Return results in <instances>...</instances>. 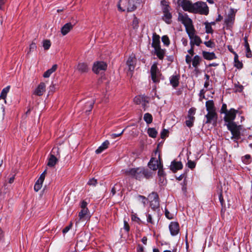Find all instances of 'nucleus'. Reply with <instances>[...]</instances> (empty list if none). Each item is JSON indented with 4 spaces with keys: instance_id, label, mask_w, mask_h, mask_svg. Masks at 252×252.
<instances>
[{
    "instance_id": "nucleus-11",
    "label": "nucleus",
    "mask_w": 252,
    "mask_h": 252,
    "mask_svg": "<svg viewBox=\"0 0 252 252\" xmlns=\"http://www.w3.org/2000/svg\"><path fill=\"white\" fill-rule=\"evenodd\" d=\"M206 118V124H212L214 125L216 123L217 120V115L215 111L208 112V113L205 115Z\"/></svg>"
},
{
    "instance_id": "nucleus-55",
    "label": "nucleus",
    "mask_w": 252,
    "mask_h": 252,
    "mask_svg": "<svg viewBox=\"0 0 252 252\" xmlns=\"http://www.w3.org/2000/svg\"><path fill=\"white\" fill-rule=\"evenodd\" d=\"M124 228L127 232H128L129 231V224H128V222L126 220H124Z\"/></svg>"
},
{
    "instance_id": "nucleus-51",
    "label": "nucleus",
    "mask_w": 252,
    "mask_h": 252,
    "mask_svg": "<svg viewBox=\"0 0 252 252\" xmlns=\"http://www.w3.org/2000/svg\"><path fill=\"white\" fill-rule=\"evenodd\" d=\"M228 111L227 110V106L226 104H223L221 109H220V112L221 113H224L225 114Z\"/></svg>"
},
{
    "instance_id": "nucleus-28",
    "label": "nucleus",
    "mask_w": 252,
    "mask_h": 252,
    "mask_svg": "<svg viewBox=\"0 0 252 252\" xmlns=\"http://www.w3.org/2000/svg\"><path fill=\"white\" fill-rule=\"evenodd\" d=\"M206 107L208 112L215 111L214 107V103L212 100L207 101L206 102Z\"/></svg>"
},
{
    "instance_id": "nucleus-16",
    "label": "nucleus",
    "mask_w": 252,
    "mask_h": 252,
    "mask_svg": "<svg viewBox=\"0 0 252 252\" xmlns=\"http://www.w3.org/2000/svg\"><path fill=\"white\" fill-rule=\"evenodd\" d=\"M135 63L136 58L134 56H131L128 58L126 62V65H127L128 70L130 71H132L134 70L135 68Z\"/></svg>"
},
{
    "instance_id": "nucleus-54",
    "label": "nucleus",
    "mask_w": 252,
    "mask_h": 252,
    "mask_svg": "<svg viewBox=\"0 0 252 252\" xmlns=\"http://www.w3.org/2000/svg\"><path fill=\"white\" fill-rule=\"evenodd\" d=\"M72 223H71L68 226H66L63 230V234H65L66 233H67L69 230L72 227Z\"/></svg>"
},
{
    "instance_id": "nucleus-2",
    "label": "nucleus",
    "mask_w": 252,
    "mask_h": 252,
    "mask_svg": "<svg viewBox=\"0 0 252 252\" xmlns=\"http://www.w3.org/2000/svg\"><path fill=\"white\" fill-rule=\"evenodd\" d=\"M181 6L184 11L192 13H199L207 15L209 13V7L206 2L197 1L192 3L190 1L184 0L181 3Z\"/></svg>"
},
{
    "instance_id": "nucleus-17",
    "label": "nucleus",
    "mask_w": 252,
    "mask_h": 252,
    "mask_svg": "<svg viewBox=\"0 0 252 252\" xmlns=\"http://www.w3.org/2000/svg\"><path fill=\"white\" fill-rule=\"evenodd\" d=\"M155 54L160 60H162L165 55V50L161 49L160 47H154Z\"/></svg>"
},
{
    "instance_id": "nucleus-38",
    "label": "nucleus",
    "mask_w": 252,
    "mask_h": 252,
    "mask_svg": "<svg viewBox=\"0 0 252 252\" xmlns=\"http://www.w3.org/2000/svg\"><path fill=\"white\" fill-rule=\"evenodd\" d=\"M242 160L244 163L246 164H249L251 161L250 155H246L242 158Z\"/></svg>"
},
{
    "instance_id": "nucleus-52",
    "label": "nucleus",
    "mask_w": 252,
    "mask_h": 252,
    "mask_svg": "<svg viewBox=\"0 0 252 252\" xmlns=\"http://www.w3.org/2000/svg\"><path fill=\"white\" fill-rule=\"evenodd\" d=\"M42 186V185H41L40 184H38V183H35L34 186V190L37 192L38 191L39 189H41V187Z\"/></svg>"
},
{
    "instance_id": "nucleus-37",
    "label": "nucleus",
    "mask_w": 252,
    "mask_h": 252,
    "mask_svg": "<svg viewBox=\"0 0 252 252\" xmlns=\"http://www.w3.org/2000/svg\"><path fill=\"white\" fill-rule=\"evenodd\" d=\"M143 174L147 179H149L152 177L153 172L149 171L148 169H144L143 170Z\"/></svg>"
},
{
    "instance_id": "nucleus-3",
    "label": "nucleus",
    "mask_w": 252,
    "mask_h": 252,
    "mask_svg": "<svg viewBox=\"0 0 252 252\" xmlns=\"http://www.w3.org/2000/svg\"><path fill=\"white\" fill-rule=\"evenodd\" d=\"M122 172L125 175L141 180L142 178V168L136 167L122 170Z\"/></svg>"
},
{
    "instance_id": "nucleus-15",
    "label": "nucleus",
    "mask_w": 252,
    "mask_h": 252,
    "mask_svg": "<svg viewBox=\"0 0 252 252\" xmlns=\"http://www.w3.org/2000/svg\"><path fill=\"white\" fill-rule=\"evenodd\" d=\"M46 85L44 83L41 82L34 90L33 94L41 96L45 91Z\"/></svg>"
},
{
    "instance_id": "nucleus-12",
    "label": "nucleus",
    "mask_w": 252,
    "mask_h": 252,
    "mask_svg": "<svg viewBox=\"0 0 252 252\" xmlns=\"http://www.w3.org/2000/svg\"><path fill=\"white\" fill-rule=\"evenodd\" d=\"M75 70L81 74L86 73L89 70V67L86 63H79L75 66Z\"/></svg>"
},
{
    "instance_id": "nucleus-35",
    "label": "nucleus",
    "mask_w": 252,
    "mask_h": 252,
    "mask_svg": "<svg viewBox=\"0 0 252 252\" xmlns=\"http://www.w3.org/2000/svg\"><path fill=\"white\" fill-rule=\"evenodd\" d=\"M46 173V170H45L40 176L38 179L37 180V181L35 182V183H38L41 185H42L43 182L44 180L45 174Z\"/></svg>"
},
{
    "instance_id": "nucleus-61",
    "label": "nucleus",
    "mask_w": 252,
    "mask_h": 252,
    "mask_svg": "<svg viewBox=\"0 0 252 252\" xmlns=\"http://www.w3.org/2000/svg\"><path fill=\"white\" fill-rule=\"evenodd\" d=\"M193 47L194 46H191L190 49L188 50L189 53L190 54L191 56H192L194 54Z\"/></svg>"
},
{
    "instance_id": "nucleus-19",
    "label": "nucleus",
    "mask_w": 252,
    "mask_h": 252,
    "mask_svg": "<svg viewBox=\"0 0 252 252\" xmlns=\"http://www.w3.org/2000/svg\"><path fill=\"white\" fill-rule=\"evenodd\" d=\"M58 161V158L54 155L50 154L48 158L47 165L51 167H54Z\"/></svg>"
},
{
    "instance_id": "nucleus-33",
    "label": "nucleus",
    "mask_w": 252,
    "mask_h": 252,
    "mask_svg": "<svg viewBox=\"0 0 252 252\" xmlns=\"http://www.w3.org/2000/svg\"><path fill=\"white\" fill-rule=\"evenodd\" d=\"M149 136L155 138L157 136L158 132L154 128H149L147 131Z\"/></svg>"
},
{
    "instance_id": "nucleus-10",
    "label": "nucleus",
    "mask_w": 252,
    "mask_h": 252,
    "mask_svg": "<svg viewBox=\"0 0 252 252\" xmlns=\"http://www.w3.org/2000/svg\"><path fill=\"white\" fill-rule=\"evenodd\" d=\"M148 199L150 202L151 206L153 208L158 207V195L156 192H152L148 196Z\"/></svg>"
},
{
    "instance_id": "nucleus-58",
    "label": "nucleus",
    "mask_w": 252,
    "mask_h": 252,
    "mask_svg": "<svg viewBox=\"0 0 252 252\" xmlns=\"http://www.w3.org/2000/svg\"><path fill=\"white\" fill-rule=\"evenodd\" d=\"M186 62L188 64H190L191 62V57L187 55L186 56Z\"/></svg>"
},
{
    "instance_id": "nucleus-63",
    "label": "nucleus",
    "mask_w": 252,
    "mask_h": 252,
    "mask_svg": "<svg viewBox=\"0 0 252 252\" xmlns=\"http://www.w3.org/2000/svg\"><path fill=\"white\" fill-rule=\"evenodd\" d=\"M182 41L183 44L184 46H187V44H188V40H187V39L183 38Z\"/></svg>"
},
{
    "instance_id": "nucleus-60",
    "label": "nucleus",
    "mask_w": 252,
    "mask_h": 252,
    "mask_svg": "<svg viewBox=\"0 0 252 252\" xmlns=\"http://www.w3.org/2000/svg\"><path fill=\"white\" fill-rule=\"evenodd\" d=\"M219 200L220 201V202L221 205L223 206V203H224V200H223V197H222V194H220L219 195Z\"/></svg>"
},
{
    "instance_id": "nucleus-39",
    "label": "nucleus",
    "mask_w": 252,
    "mask_h": 252,
    "mask_svg": "<svg viewBox=\"0 0 252 252\" xmlns=\"http://www.w3.org/2000/svg\"><path fill=\"white\" fill-rule=\"evenodd\" d=\"M43 46L45 50H48L51 46V42L49 40H45L43 41Z\"/></svg>"
},
{
    "instance_id": "nucleus-48",
    "label": "nucleus",
    "mask_w": 252,
    "mask_h": 252,
    "mask_svg": "<svg viewBox=\"0 0 252 252\" xmlns=\"http://www.w3.org/2000/svg\"><path fill=\"white\" fill-rule=\"evenodd\" d=\"M195 113V109L194 108H191L189 111L188 117L194 118L193 115Z\"/></svg>"
},
{
    "instance_id": "nucleus-44",
    "label": "nucleus",
    "mask_w": 252,
    "mask_h": 252,
    "mask_svg": "<svg viewBox=\"0 0 252 252\" xmlns=\"http://www.w3.org/2000/svg\"><path fill=\"white\" fill-rule=\"evenodd\" d=\"M97 183L96 179L94 178L91 179L88 182V184L90 186H95Z\"/></svg>"
},
{
    "instance_id": "nucleus-57",
    "label": "nucleus",
    "mask_w": 252,
    "mask_h": 252,
    "mask_svg": "<svg viewBox=\"0 0 252 252\" xmlns=\"http://www.w3.org/2000/svg\"><path fill=\"white\" fill-rule=\"evenodd\" d=\"M87 205H88V203L86 201H85V200H83L81 203L80 207H81V209L87 208Z\"/></svg>"
},
{
    "instance_id": "nucleus-27",
    "label": "nucleus",
    "mask_w": 252,
    "mask_h": 252,
    "mask_svg": "<svg viewBox=\"0 0 252 252\" xmlns=\"http://www.w3.org/2000/svg\"><path fill=\"white\" fill-rule=\"evenodd\" d=\"M234 66L238 69H241L243 67V63L238 60V55L234 53Z\"/></svg>"
},
{
    "instance_id": "nucleus-53",
    "label": "nucleus",
    "mask_w": 252,
    "mask_h": 252,
    "mask_svg": "<svg viewBox=\"0 0 252 252\" xmlns=\"http://www.w3.org/2000/svg\"><path fill=\"white\" fill-rule=\"evenodd\" d=\"M204 44L206 46L208 47L213 48L214 47V43L210 40L205 42Z\"/></svg>"
},
{
    "instance_id": "nucleus-25",
    "label": "nucleus",
    "mask_w": 252,
    "mask_h": 252,
    "mask_svg": "<svg viewBox=\"0 0 252 252\" xmlns=\"http://www.w3.org/2000/svg\"><path fill=\"white\" fill-rule=\"evenodd\" d=\"M160 37L159 35L154 34L153 37V43L152 46L154 47L158 46L160 47Z\"/></svg>"
},
{
    "instance_id": "nucleus-18",
    "label": "nucleus",
    "mask_w": 252,
    "mask_h": 252,
    "mask_svg": "<svg viewBox=\"0 0 252 252\" xmlns=\"http://www.w3.org/2000/svg\"><path fill=\"white\" fill-rule=\"evenodd\" d=\"M94 103V99H92L91 100L88 101L86 102H85L84 110L85 111L86 113L90 112L92 110Z\"/></svg>"
},
{
    "instance_id": "nucleus-50",
    "label": "nucleus",
    "mask_w": 252,
    "mask_h": 252,
    "mask_svg": "<svg viewBox=\"0 0 252 252\" xmlns=\"http://www.w3.org/2000/svg\"><path fill=\"white\" fill-rule=\"evenodd\" d=\"M158 169V175L160 177V178H161L164 176V173L162 169V165H161Z\"/></svg>"
},
{
    "instance_id": "nucleus-62",
    "label": "nucleus",
    "mask_w": 252,
    "mask_h": 252,
    "mask_svg": "<svg viewBox=\"0 0 252 252\" xmlns=\"http://www.w3.org/2000/svg\"><path fill=\"white\" fill-rule=\"evenodd\" d=\"M116 190L115 187H113L112 189H111V193L112 194V195H114L116 194Z\"/></svg>"
},
{
    "instance_id": "nucleus-56",
    "label": "nucleus",
    "mask_w": 252,
    "mask_h": 252,
    "mask_svg": "<svg viewBox=\"0 0 252 252\" xmlns=\"http://www.w3.org/2000/svg\"><path fill=\"white\" fill-rule=\"evenodd\" d=\"M168 132V131L167 130L164 129L161 132V138L163 139L165 136H166Z\"/></svg>"
},
{
    "instance_id": "nucleus-1",
    "label": "nucleus",
    "mask_w": 252,
    "mask_h": 252,
    "mask_svg": "<svg viewBox=\"0 0 252 252\" xmlns=\"http://www.w3.org/2000/svg\"><path fill=\"white\" fill-rule=\"evenodd\" d=\"M178 19L186 28V31L190 39V46H194L195 45L199 46L202 41L200 38L195 34V30L192 20L189 18L187 13L181 12L178 13Z\"/></svg>"
},
{
    "instance_id": "nucleus-4",
    "label": "nucleus",
    "mask_w": 252,
    "mask_h": 252,
    "mask_svg": "<svg viewBox=\"0 0 252 252\" xmlns=\"http://www.w3.org/2000/svg\"><path fill=\"white\" fill-rule=\"evenodd\" d=\"M122 0H120L117 5L118 10L121 11L132 12L136 9L137 5L140 3L139 0H128L126 3V6L125 7H122L120 4Z\"/></svg>"
},
{
    "instance_id": "nucleus-5",
    "label": "nucleus",
    "mask_w": 252,
    "mask_h": 252,
    "mask_svg": "<svg viewBox=\"0 0 252 252\" xmlns=\"http://www.w3.org/2000/svg\"><path fill=\"white\" fill-rule=\"evenodd\" d=\"M226 126L232 134L231 139L238 140L240 138V131L242 129L241 126L237 125L235 123L226 124Z\"/></svg>"
},
{
    "instance_id": "nucleus-34",
    "label": "nucleus",
    "mask_w": 252,
    "mask_h": 252,
    "mask_svg": "<svg viewBox=\"0 0 252 252\" xmlns=\"http://www.w3.org/2000/svg\"><path fill=\"white\" fill-rule=\"evenodd\" d=\"M89 210L88 208L81 209V210L79 213V217L80 220H82L88 213Z\"/></svg>"
},
{
    "instance_id": "nucleus-9",
    "label": "nucleus",
    "mask_w": 252,
    "mask_h": 252,
    "mask_svg": "<svg viewBox=\"0 0 252 252\" xmlns=\"http://www.w3.org/2000/svg\"><path fill=\"white\" fill-rule=\"evenodd\" d=\"M237 111L233 108L230 109L225 114L224 120L227 123H234L233 121L235 119Z\"/></svg>"
},
{
    "instance_id": "nucleus-36",
    "label": "nucleus",
    "mask_w": 252,
    "mask_h": 252,
    "mask_svg": "<svg viewBox=\"0 0 252 252\" xmlns=\"http://www.w3.org/2000/svg\"><path fill=\"white\" fill-rule=\"evenodd\" d=\"M131 220L133 221L137 222L140 224L141 220L139 217H138L136 213H132L131 215Z\"/></svg>"
},
{
    "instance_id": "nucleus-59",
    "label": "nucleus",
    "mask_w": 252,
    "mask_h": 252,
    "mask_svg": "<svg viewBox=\"0 0 252 252\" xmlns=\"http://www.w3.org/2000/svg\"><path fill=\"white\" fill-rule=\"evenodd\" d=\"M147 220L148 222H150V223H153V221H152V216H151V215H148L147 216Z\"/></svg>"
},
{
    "instance_id": "nucleus-22",
    "label": "nucleus",
    "mask_w": 252,
    "mask_h": 252,
    "mask_svg": "<svg viewBox=\"0 0 252 252\" xmlns=\"http://www.w3.org/2000/svg\"><path fill=\"white\" fill-rule=\"evenodd\" d=\"M183 165L181 162H172L170 165V169L173 171L176 172L177 170L182 169Z\"/></svg>"
},
{
    "instance_id": "nucleus-47",
    "label": "nucleus",
    "mask_w": 252,
    "mask_h": 252,
    "mask_svg": "<svg viewBox=\"0 0 252 252\" xmlns=\"http://www.w3.org/2000/svg\"><path fill=\"white\" fill-rule=\"evenodd\" d=\"M165 215L166 217L169 220L172 219L174 217V215L170 213L167 209H165Z\"/></svg>"
},
{
    "instance_id": "nucleus-43",
    "label": "nucleus",
    "mask_w": 252,
    "mask_h": 252,
    "mask_svg": "<svg viewBox=\"0 0 252 252\" xmlns=\"http://www.w3.org/2000/svg\"><path fill=\"white\" fill-rule=\"evenodd\" d=\"M36 49V43L34 41H32V43L30 45L29 51H28V53L29 54L30 52L34 51Z\"/></svg>"
},
{
    "instance_id": "nucleus-46",
    "label": "nucleus",
    "mask_w": 252,
    "mask_h": 252,
    "mask_svg": "<svg viewBox=\"0 0 252 252\" xmlns=\"http://www.w3.org/2000/svg\"><path fill=\"white\" fill-rule=\"evenodd\" d=\"M206 32L207 33H212L213 32L212 28L209 23H206Z\"/></svg>"
},
{
    "instance_id": "nucleus-41",
    "label": "nucleus",
    "mask_w": 252,
    "mask_h": 252,
    "mask_svg": "<svg viewBox=\"0 0 252 252\" xmlns=\"http://www.w3.org/2000/svg\"><path fill=\"white\" fill-rule=\"evenodd\" d=\"M161 40L165 46H168L170 43L169 39L166 35L163 36L161 38Z\"/></svg>"
},
{
    "instance_id": "nucleus-21",
    "label": "nucleus",
    "mask_w": 252,
    "mask_h": 252,
    "mask_svg": "<svg viewBox=\"0 0 252 252\" xmlns=\"http://www.w3.org/2000/svg\"><path fill=\"white\" fill-rule=\"evenodd\" d=\"M73 26L70 23L65 24L61 29L63 35H65L72 29Z\"/></svg>"
},
{
    "instance_id": "nucleus-26",
    "label": "nucleus",
    "mask_w": 252,
    "mask_h": 252,
    "mask_svg": "<svg viewBox=\"0 0 252 252\" xmlns=\"http://www.w3.org/2000/svg\"><path fill=\"white\" fill-rule=\"evenodd\" d=\"M235 15L233 13H231L228 14L227 17L225 19V23L228 26L230 25L233 23Z\"/></svg>"
},
{
    "instance_id": "nucleus-49",
    "label": "nucleus",
    "mask_w": 252,
    "mask_h": 252,
    "mask_svg": "<svg viewBox=\"0 0 252 252\" xmlns=\"http://www.w3.org/2000/svg\"><path fill=\"white\" fill-rule=\"evenodd\" d=\"M125 129H123L120 133H112L110 134V136L112 138L115 139L119 136H120L123 134L125 131Z\"/></svg>"
},
{
    "instance_id": "nucleus-64",
    "label": "nucleus",
    "mask_w": 252,
    "mask_h": 252,
    "mask_svg": "<svg viewBox=\"0 0 252 252\" xmlns=\"http://www.w3.org/2000/svg\"><path fill=\"white\" fill-rule=\"evenodd\" d=\"M246 48L247 53L251 52V50H250V48L249 47V44L248 43H246Z\"/></svg>"
},
{
    "instance_id": "nucleus-30",
    "label": "nucleus",
    "mask_w": 252,
    "mask_h": 252,
    "mask_svg": "<svg viewBox=\"0 0 252 252\" xmlns=\"http://www.w3.org/2000/svg\"><path fill=\"white\" fill-rule=\"evenodd\" d=\"M10 90V86H7L6 87L3 88L1 91V94L0 95V99H5L7 94L9 92Z\"/></svg>"
},
{
    "instance_id": "nucleus-45",
    "label": "nucleus",
    "mask_w": 252,
    "mask_h": 252,
    "mask_svg": "<svg viewBox=\"0 0 252 252\" xmlns=\"http://www.w3.org/2000/svg\"><path fill=\"white\" fill-rule=\"evenodd\" d=\"M188 166L190 168L193 169L195 167V162L191 160H188V163H187Z\"/></svg>"
},
{
    "instance_id": "nucleus-24",
    "label": "nucleus",
    "mask_w": 252,
    "mask_h": 252,
    "mask_svg": "<svg viewBox=\"0 0 252 252\" xmlns=\"http://www.w3.org/2000/svg\"><path fill=\"white\" fill-rule=\"evenodd\" d=\"M57 68V65L54 64L52 66V68L48 69L43 74V77L45 78L49 77L52 73L56 70Z\"/></svg>"
},
{
    "instance_id": "nucleus-42",
    "label": "nucleus",
    "mask_w": 252,
    "mask_h": 252,
    "mask_svg": "<svg viewBox=\"0 0 252 252\" xmlns=\"http://www.w3.org/2000/svg\"><path fill=\"white\" fill-rule=\"evenodd\" d=\"M134 102L136 104H140L142 101V96L140 95L135 96L133 99Z\"/></svg>"
},
{
    "instance_id": "nucleus-20",
    "label": "nucleus",
    "mask_w": 252,
    "mask_h": 252,
    "mask_svg": "<svg viewBox=\"0 0 252 252\" xmlns=\"http://www.w3.org/2000/svg\"><path fill=\"white\" fill-rule=\"evenodd\" d=\"M110 143L108 140L105 141L95 151V153L97 154H100L104 150L106 149L108 146L109 145Z\"/></svg>"
},
{
    "instance_id": "nucleus-14",
    "label": "nucleus",
    "mask_w": 252,
    "mask_h": 252,
    "mask_svg": "<svg viewBox=\"0 0 252 252\" xmlns=\"http://www.w3.org/2000/svg\"><path fill=\"white\" fill-rule=\"evenodd\" d=\"M162 165L160 161L155 158H152L148 163L149 167L153 171L158 169Z\"/></svg>"
},
{
    "instance_id": "nucleus-29",
    "label": "nucleus",
    "mask_w": 252,
    "mask_h": 252,
    "mask_svg": "<svg viewBox=\"0 0 252 252\" xmlns=\"http://www.w3.org/2000/svg\"><path fill=\"white\" fill-rule=\"evenodd\" d=\"M204 58L206 60H213L216 58V56L214 53H209L207 52H203Z\"/></svg>"
},
{
    "instance_id": "nucleus-6",
    "label": "nucleus",
    "mask_w": 252,
    "mask_h": 252,
    "mask_svg": "<svg viewBox=\"0 0 252 252\" xmlns=\"http://www.w3.org/2000/svg\"><path fill=\"white\" fill-rule=\"evenodd\" d=\"M161 3L162 5V10L163 13L162 19L166 23L170 24L172 18V15L170 12V6L165 0H162Z\"/></svg>"
},
{
    "instance_id": "nucleus-40",
    "label": "nucleus",
    "mask_w": 252,
    "mask_h": 252,
    "mask_svg": "<svg viewBox=\"0 0 252 252\" xmlns=\"http://www.w3.org/2000/svg\"><path fill=\"white\" fill-rule=\"evenodd\" d=\"M188 120L186 121V125L188 127H191L193 125L194 118L188 117Z\"/></svg>"
},
{
    "instance_id": "nucleus-8",
    "label": "nucleus",
    "mask_w": 252,
    "mask_h": 252,
    "mask_svg": "<svg viewBox=\"0 0 252 252\" xmlns=\"http://www.w3.org/2000/svg\"><path fill=\"white\" fill-rule=\"evenodd\" d=\"M107 67V64L104 62H96L94 63L92 70L94 73L98 74L101 71H105Z\"/></svg>"
},
{
    "instance_id": "nucleus-32",
    "label": "nucleus",
    "mask_w": 252,
    "mask_h": 252,
    "mask_svg": "<svg viewBox=\"0 0 252 252\" xmlns=\"http://www.w3.org/2000/svg\"><path fill=\"white\" fill-rule=\"evenodd\" d=\"M143 119L147 124H151L153 121V117L152 115L148 113L144 114Z\"/></svg>"
},
{
    "instance_id": "nucleus-13",
    "label": "nucleus",
    "mask_w": 252,
    "mask_h": 252,
    "mask_svg": "<svg viewBox=\"0 0 252 252\" xmlns=\"http://www.w3.org/2000/svg\"><path fill=\"white\" fill-rule=\"evenodd\" d=\"M169 229L172 236L177 235L180 230L179 223L175 221L171 222L169 225Z\"/></svg>"
},
{
    "instance_id": "nucleus-31",
    "label": "nucleus",
    "mask_w": 252,
    "mask_h": 252,
    "mask_svg": "<svg viewBox=\"0 0 252 252\" xmlns=\"http://www.w3.org/2000/svg\"><path fill=\"white\" fill-rule=\"evenodd\" d=\"M201 58L198 56H195L192 60V65L194 67H197L200 63Z\"/></svg>"
},
{
    "instance_id": "nucleus-7",
    "label": "nucleus",
    "mask_w": 252,
    "mask_h": 252,
    "mask_svg": "<svg viewBox=\"0 0 252 252\" xmlns=\"http://www.w3.org/2000/svg\"><path fill=\"white\" fill-rule=\"evenodd\" d=\"M151 77L154 83H158L159 81L160 71L157 67V64L155 63L151 68Z\"/></svg>"
},
{
    "instance_id": "nucleus-23",
    "label": "nucleus",
    "mask_w": 252,
    "mask_h": 252,
    "mask_svg": "<svg viewBox=\"0 0 252 252\" xmlns=\"http://www.w3.org/2000/svg\"><path fill=\"white\" fill-rule=\"evenodd\" d=\"M180 77L178 75H173L170 78V83L174 87L176 88L179 85Z\"/></svg>"
}]
</instances>
